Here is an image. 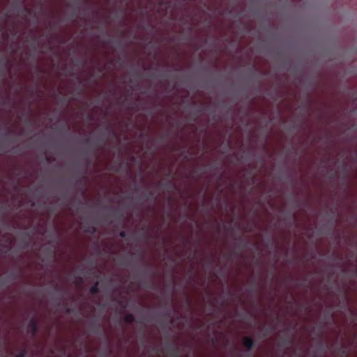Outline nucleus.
Returning a JSON list of instances; mask_svg holds the SVG:
<instances>
[{"label":"nucleus","mask_w":357,"mask_h":357,"mask_svg":"<svg viewBox=\"0 0 357 357\" xmlns=\"http://www.w3.org/2000/svg\"><path fill=\"white\" fill-rule=\"evenodd\" d=\"M32 326H33V330H34V327H35L34 322H32Z\"/></svg>","instance_id":"423d86ee"},{"label":"nucleus","mask_w":357,"mask_h":357,"mask_svg":"<svg viewBox=\"0 0 357 357\" xmlns=\"http://www.w3.org/2000/svg\"><path fill=\"white\" fill-rule=\"evenodd\" d=\"M98 283L96 284L95 286L92 287L91 289H90V291L91 294H95L96 292H97L98 291Z\"/></svg>","instance_id":"7ed1b4c3"},{"label":"nucleus","mask_w":357,"mask_h":357,"mask_svg":"<svg viewBox=\"0 0 357 357\" xmlns=\"http://www.w3.org/2000/svg\"><path fill=\"white\" fill-rule=\"evenodd\" d=\"M120 236L123 237V236H125L124 232H121V233H120Z\"/></svg>","instance_id":"39448f33"},{"label":"nucleus","mask_w":357,"mask_h":357,"mask_svg":"<svg viewBox=\"0 0 357 357\" xmlns=\"http://www.w3.org/2000/svg\"><path fill=\"white\" fill-rule=\"evenodd\" d=\"M243 345L248 349L252 347V340L249 337H245L243 340Z\"/></svg>","instance_id":"f257e3e1"},{"label":"nucleus","mask_w":357,"mask_h":357,"mask_svg":"<svg viewBox=\"0 0 357 357\" xmlns=\"http://www.w3.org/2000/svg\"><path fill=\"white\" fill-rule=\"evenodd\" d=\"M125 321L128 323H130L133 321V317L131 314H128L125 317Z\"/></svg>","instance_id":"f03ea898"},{"label":"nucleus","mask_w":357,"mask_h":357,"mask_svg":"<svg viewBox=\"0 0 357 357\" xmlns=\"http://www.w3.org/2000/svg\"><path fill=\"white\" fill-rule=\"evenodd\" d=\"M25 354V352L24 350L21 351L19 354L16 356V357H23Z\"/></svg>","instance_id":"20e7f679"}]
</instances>
